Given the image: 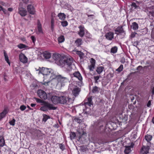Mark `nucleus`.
I'll use <instances>...</instances> for the list:
<instances>
[{
    "instance_id": "nucleus-9",
    "label": "nucleus",
    "mask_w": 154,
    "mask_h": 154,
    "mask_svg": "<svg viewBox=\"0 0 154 154\" xmlns=\"http://www.w3.org/2000/svg\"><path fill=\"white\" fill-rule=\"evenodd\" d=\"M93 103L92 101V97L86 98L84 101V104L85 106L87 105L90 107L91 105H93Z\"/></svg>"
},
{
    "instance_id": "nucleus-6",
    "label": "nucleus",
    "mask_w": 154,
    "mask_h": 154,
    "mask_svg": "<svg viewBox=\"0 0 154 154\" xmlns=\"http://www.w3.org/2000/svg\"><path fill=\"white\" fill-rule=\"evenodd\" d=\"M64 56H61L60 54L55 53L53 54L52 58L55 60V63L59 66L60 64V61L61 59L64 57Z\"/></svg>"
},
{
    "instance_id": "nucleus-59",
    "label": "nucleus",
    "mask_w": 154,
    "mask_h": 154,
    "mask_svg": "<svg viewBox=\"0 0 154 154\" xmlns=\"http://www.w3.org/2000/svg\"><path fill=\"white\" fill-rule=\"evenodd\" d=\"M151 92L152 93V95L154 94V87H153L151 89Z\"/></svg>"
},
{
    "instance_id": "nucleus-11",
    "label": "nucleus",
    "mask_w": 154,
    "mask_h": 154,
    "mask_svg": "<svg viewBox=\"0 0 154 154\" xmlns=\"http://www.w3.org/2000/svg\"><path fill=\"white\" fill-rule=\"evenodd\" d=\"M27 9L28 12L30 14L34 15L35 14V9L33 5H29L27 6Z\"/></svg>"
},
{
    "instance_id": "nucleus-1",
    "label": "nucleus",
    "mask_w": 154,
    "mask_h": 154,
    "mask_svg": "<svg viewBox=\"0 0 154 154\" xmlns=\"http://www.w3.org/2000/svg\"><path fill=\"white\" fill-rule=\"evenodd\" d=\"M73 63V59L68 58L65 56L60 61V66L63 67L67 71H71L72 69V65Z\"/></svg>"
},
{
    "instance_id": "nucleus-44",
    "label": "nucleus",
    "mask_w": 154,
    "mask_h": 154,
    "mask_svg": "<svg viewBox=\"0 0 154 154\" xmlns=\"http://www.w3.org/2000/svg\"><path fill=\"white\" fill-rule=\"evenodd\" d=\"M40 110L43 111H48L47 109H46V106H45L44 103L43 106L40 108Z\"/></svg>"
},
{
    "instance_id": "nucleus-14",
    "label": "nucleus",
    "mask_w": 154,
    "mask_h": 154,
    "mask_svg": "<svg viewBox=\"0 0 154 154\" xmlns=\"http://www.w3.org/2000/svg\"><path fill=\"white\" fill-rule=\"evenodd\" d=\"M19 59L20 61L23 63H26L27 62V58L23 53H21L20 54Z\"/></svg>"
},
{
    "instance_id": "nucleus-49",
    "label": "nucleus",
    "mask_w": 154,
    "mask_h": 154,
    "mask_svg": "<svg viewBox=\"0 0 154 154\" xmlns=\"http://www.w3.org/2000/svg\"><path fill=\"white\" fill-rule=\"evenodd\" d=\"M26 108V106L24 105L21 106L20 108V109L22 111L25 110Z\"/></svg>"
},
{
    "instance_id": "nucleus-39",
    "label": "nucleus",
    "mask_w": 154,
    "mask_h": 154,
    "mask_svg": "<svg viewBox=\"0 0 154 154\" xmlns=\"http://www.w3.org/2000/svg\"><path fill=\"white\" fill-rule=\"evenodd\" d=\"M123 69V66L122 64H121L119 67L117 69L116 71L118 72H120L122 71Z\"/></svg>"
},
{
    "instance_id": "nucleus-20",
    "label": "nucleus",
    "mask_w": 154,
    "mask_h": 154,
    "mask_svg": "<svg viewBox=\"0 0 154 154\" xmlns=\"http://www.w3.org/2000/svg\"><path fill=\"white\" fill-rule=\"evenodd\" d=\"M43 55L44 57L46 59H49L51 57V53L47 51H45L43 52Z\"/></svg>"
},
{
    "instance_id": "nucleus-27",
    "label": "nucleus",
    "mask_w": 154,
    "mask_h": 154,
    "mask_svg": "<svg viewBox=\"0 0 154 154\" xmlns=\"http://www.w3.org/2000/svg\"><path fill=\"white\" fill-rule=\"evenodd\" d=\"M104 68L103 66H98L96 70L97 72L99 74H100L103 71Z\"/></svg>"
},
{
    "instance_id": "nucleus-15",
    "label": "nucleus",
    "mask_w": 154,
    "mask_h": 154,
    "mask_svg": "<svg viewBox=\"0 0 154 154\" xmlns=\"http://www.w3.org/2000/svg\"><path fill=\"white\" fill-rule=\"evenodd\" d=\"M114 34L113 32H109L107 33L105 35L106 38L108 40L111 41L114 38Z\"/></svg>"
},
{
    "instance_id": "nucleus-34",
    "label": "nucleus",
    "mask_w": 154,
    "mask_h": 154,
    "mask_svg": "<svg viewBox=\"0 0 154 154\" xmlns=\"http://www.w3.org/2000/svg\"><path fill=\"white\" fill-rule=\"evenodd\" d=\"M17 47L20 49H22L23 48H28V47L25 44H23L22 43H20L17 46Z\"/></svg>"
},
{
    "instance_id": "nucleus-24",
    "label": "nucleus",
    "mask_w": 154,
    "mask_h": 154,
    "mask_svg": "<svg viewBox=\"0 0 154 154\" xmlns=\"http://www.w3.org/2000/svg\"><path fill=\"white\" fill-rule=\"evenodd\" d=\"M57 16L62 21H64L66 18V15L64 13H60L58 14Z\"/></svg>"
},
{
    "instance_id": "nucleus-50",
    "label": "nucleus",
    "mask_w": 154,
    "mask_h": 154,
    "mask_svg": "<svg viewBox=\"0 0 154 154\" xmlns=\"http://www.w3.org/2000/svg\"><path fill=\"white\" fill-rule=\"evenodd\" d=\"M15 120L13 119L12 120L10 121V125L14 126L15 124Z\"/></svg>"
},
{
    "instance_id": "nucleus-5",
    "label": "nucleus",
    "mask_w": 154,
    "mask_h": 154,
    "mask_svg": "<svg viewBox=\"0 0 154 154\" xmlns=\"http://www.w3.org/2000/svg\"><path fill=\"white\" fill-rule=\"evenodd\" d=\"M25 6H23L22 2L20 3L18 7V13L22 17H24L27 14V11L25 9Z\"/></svg>"
},
{
    "instance_id": "nucleus-8",
    "label": "nucleus",
    "mask_w": 154,
    "mask_h": 154,
    "mask_svg": "<svg viewBox=\"0 0 154 154\" xmlns=\"http://www.w3.org/2000/svg\"><path fill=\"white\" fill-rule=\"evenodd\" d=\"M37 94L38 97L42 99L45 100L47 98V96L46 93L42 90H38Z\"/></svg>"
},
{
    "instance_id": "nucleus-2",
    "label": "nucleus",
    "mask_w": 154,
    "mask_h": 154,
    "mask_svg": "<svg viewBox=\"0 0 154 154\" xmlns=\"http://www.w3.org/2000/svg\"><path fill=\"white\" fill-rule=\"evenodd\" d=\"M37 71H38V74H42L46 76H49V81L48 82L52 81V79H51V77L53 74H54L52 70L51 69L42 67L41 68L40 67H38L35 68Z\"/></svg>"
},
{
    "instance_id": "nucleus-48",
    "label": "nucleus",
    "mask_w": 154,
    "mask_h": 154,
    "mask_svg": "<svg viewBox=\"0 0 154 154\" xmlns=\"http://www.w3.org/2000/svg\"><path fill=\"white\" fill-rule=\"evenodd\" d=\"M90 62L91 64L95 65L96 61L93 58H91L90 59Z\"/></svg>"
},
{
    "instance_id": "nucleus-29",
    "label": "nucleus",
    "mask_w": 154,
    "mask_h": 154,
    "mask_svg": "<svg viewBox=\"0 0 154 154\" xmlns=\"http://www.w3.org/2000/svg\"><path fill=\"white\" fill-rule=\"evenodd\" d=\"M132 28L134 30H137L138 29V24L136 22H134L132 23Z\"/></svg>"
},
{
    "instance_id": "nucleus-35",
    "label": "nucleus",
    "mask_w": 154,
    "mask_h": 154,
    "mask_svg": "<svg viewBox=\"0 0 154 154\" xmlns=\"http://www.w3.org/2000/svg\"><path fill=\"white\" fill-rule=\"evenodd\" d=\"M5 144L4 140L2 136H0V146H3Z\"/></svg>"
},
{
    "instance_id": "nucleus-47",
    "label": "nucleus",
    "mask_w": 154,
    "mask_h": 154,
    "mask_svg": "<svg viewBox=\"0 0 154 154\" xmlns=\"http://www.w3.org/2000/svg\"><path fill=\"white\" fill-rule=\"evenodd\" d=\"M149 0H141L139 2L138 1H136V3L138 4L143 3H147V2L149 1Z\"/></svg>"
},
{
    "instance_id": "nucleus-51",
    "label": "nucleus",
    "mask_w": 154,
    "mask_h": 154,
    "mask_svg": "<svg viewBox=\"0 0 154 154\" xmlns=\"http://www.w3.org/2000/svg\"><path fill=\"white\" fill-rule=\"evenodd\" d=\"M137 34V33L136 32H132L131 35V38H134L135 37L136 35Z\"/></svg>"
},
{
    "instance_id": "nucleus-43",
    "label": "nucleus",
    "mask_w": 154,
    "mask_h": 154,
    "mask_svg": "<svg viewBox=\"0 0 154 154\" xmlns=\"http://www.w3.org/2000/svg\"><path fill=\"white\" fill-rule=\"evenodd\" d=\"M29 0H20V2H22L23 4V6H25L26 4H27L29 2Z\"/></svg>"
},
{
    "instance_id": "nucleus-31",
    "label": "nucleus",
    "mask_w": 154,
    "mask_h": 154,
    "mask_svg": "<svg viewBox=\"0 0 154 154\" xmlns=\"http://www.w3.org/2000/svg\"><path fill=\"white\" fill-rule=\"evenodd\" d=\"M118 51V47L116 46H114L110 49V52L113 54L116 53Z\"/></svg>"
},
{
    "instance_id": "nucleus-32",
    "label": "nucleus",
    "mask_w": 154,
    "mask_h": 154,
    "mask_svg": "<svg viewBox=\"0 0 154 154\" xmlns=\"http://www.w3.org/2000/svg\"><path fill=\"white\" fill-rule=\"evenodd\" d=\"M65 40L64 37L63 35H61L58 38V41L59 43L63 42Z\"/></svg>"
},
{
    "instance_id": "nucleus-55",
    "label": "nucleus",
    "mask_w": 154,
    "mask_h": 154,
    "mask_svg": "<svg viewBox=\"0 0 154 154\" xmlns=\"http://www.w3.org/2000/svg\"><path fill=\"white\" fill-rule=\"evenodd\" d=\"M143 68V67L142 66H138L137 68V70H138V71H139V70H140L142 69Z\"/></svg>"
},
{
    "instance_id": "nucleus-60",
    "label": "nucleus",
    "mask_w": 154,
    "mask_h": 154,
    "mask_svg": "<svg viewBox=\"0 0 154 154\" xmlns=\"http://www.w3.org/2000/svg\"><path fill=\"white\" fill-rule=\"evenodd\" d=\"M36 104H35L31 103L30 105L31 106H32V107H33L35 106H36Z\"/></svg>"
},
{
    "instance_id": "nucleus-46",
    "label": "nucleus",
    "mask_w": 154,
    "mask_h": 154,
    "mask_svg": "<svg viewBox=\"0 0 154 154\" xmlns=\"http://www.w3.org/2000/svg\"><path fill=\"white\" fill-rule=\"evenodd\" d=\"M94 79L95 80V82L96 83H98V80L100 78V76H94Z\"/></svg>"
},
{
    "instance_id": "nucleus-12",
    "label": "nucleus",
    "mask_w": 154,
    "mask_h": 154,
    "mask_svg": "<svg viewBox=\"0 0 154 154\" xmlns=\"http://www.w3.org/2000/svg\"><path fill=\"white\" fill-rule=\"evenodd\" d=\"M59 96L57 95L52 96L51 97L52 103L54 104H57L59 103Z\"/></svg>"
},
{
    "instance_id": "nucleus-45",
    "label": "nucleus",
    "mask_w": 154,
    "mask_h": 154,
    "mask_svg": "<svg viewBox=\"0 0 154 154\" xmlns=\"http://www.w3.org/2000/svg\"><path fill=\"white\" fill-rule=\"evenodd\" d=\"M74 120L75 122H77L79 123H80L82 122V120L79 119V118L76 117L74 119Z\"/></svg>"
},
{
    "instance_id": "nucleus-54",
    "label": "nucleus",
    "mask_w": 154,
    "mask_h": 154,
    "mask_svg": "<svg viewBox=\"0 0 154 154\" xmlns=\"http://www.w3.org/2000/svg\"><path fill=\"white\" fill-rule=\"evenodd\" d=\"M128 107L129 109H133L134 108V106L132 105L131 104L129 105L128 106Z\"/></svg>"
},
{
    "instance_id": "nucleus-52",
    "label": "nucleus",
    "mask_w": 154,
    "mask_h": 154,
    "mask_svg": "<svg viewBox=\"0 0 154 154\" xmlns=\"http://www.w3.org/2000/svg\"><path fill=\"white\" fill-rule=\"evenodd\" d=\"M31 38L33 43H35L36 41V38L34 36H31Z\"/></svg>"
},
{
    "instance_id": "nucleus-4",
    "label": "nucleus",
    "mask_w": 154,
    "mask_h": 154,
    "mask_svg": "<svg viewBox=\"0 0 154 154\" xmlns=\"http://www.w3.org/2000/svg\"><path fill=\"white\" fill-rule=\"evenodd\" d=\"M67 99V100L66 97L64 96H59V104L69 105L72 103V99L70 98Z\"/></svg>"
},
{
    "instance_id": "nucleus-37",
    "label": "nucleus",
    "mask_w": 154,
    "mask_h": 154,
    "mask_svg": "<svg viewBox=\"0 0 154 154\" xmlns=\"http://www.w3.org/2000/svg\"><path fill=\"white\" fill-rule=\"evenodd\" d=\"M76 137L75 133L74 132H71L70 134V137L71 140L74 139Z\"/></svg>"
},
{
    "instance_id": "nucleus-58",
    "label": "nucleus",
    "mask_w": 154,
    "mask_h": 154,
    "mask_svg": "<svg viewBox=\"0 0 154 154\" xmlns=\"http://www.w3.org/2000/svg\"><path fill=\"white\" fill-rule=\"evenodd\" d=\"M87 16L88 17H91L92 19H93L94 18V15H93V14H91V15L88 14Z\"/></svg>"
},
{
    "instance_id": "nucleus-57",
    "label": "nucleus",
    "mask_w": 154,
    "mask_h": 154,
    "mask_svg": "<svg viewBox=\"0 0 154 154\" xmlns=\"http://www.w3.org/2000/svg\"><path fill=\"white\" fill-rule=\"evenodd\" d=\"M151 100H149L148 101L147 104V106L148 107H149L151 105Z\"/></svg>"
},
{
    "instance_id": "nucleus-17",
    "label": "nucleus",
    "mask_w": 154,
    "mask_h": 154,
    "mask_svg": "<svg viewBox=\"0 0 154 154\" xmlns=\"http://www.w3.org/2000/svg\"><path fill=\"white\" fill-rule=\"evenodd\" d=\"M115 31L116 32L115 33L117 35L124 32L123 26H119L116 28L115 30Z\"/></svg>"
},
{
    "instance_id": "nucleus-18",
    "label": "nucleus",
    "mask_w": 154,
    "mask_h": 154,
    "mask_svg": "<svg viewBox=\"0 0 154 154\" xmlns=\"http://www.w3.org/2000/svg\"><path fill=\"white\" fill-rule=\"evenodd\" d=\"M145 140L148 142L147 144L150 146L151 143L150 142L151 141L152 138V136L147 134L145 136Z\"/></svg>"
},
{
    "instance_id": "nucleus-19",
    "label": "nucleus",
    "mask_w": 154,
    "mask_h": 154,
    "mask_svg": "<svg viewBox=\"0 0 154 154\" xmlns=\"http://www.w3.org/2000/svg\"><path fill=\"white\" fill-rule=\"evenodd\" d=\"M37 26L38 34H43V32L42 31V26L39 20H37Z\"/></svg>"
},
{
    "instance_id": "nucleus-3",
    "label": "nucleus",
    "mask_w": 154,
    "mask_h": 154,
    "mask_svg": "<svg viewBox=\"0 0 154 154\" xmlns=\"http://www.w3.org/2000/svg\"><path fill=\"white\" fill-rule=\"evenodd\" d=\"M51 79L60 83L62 86L64 85L66 83L69 82V80L67 78L63 77L61 75H57L55 74L52 75L51 77Z\"/></svg>"
},
{
    "instance_id": "nucleus-53",
    "label": "nucleus",
    "mask_w": 154,
    "mask_h": 154,
    "mask_svg": "<svg viewBox=\"0 0 154 154\" xmlns=\"http://www.w3.org/2000/svg\"><path fill=\"white\" fill-rule=\"evenodd\" d=\"M131 6L134 7L135 8L138 7V6L136 5V4L134 2H133L131 4Z\"/></svg>"
},
{
    "instance_id": "nucleus-22",
    "label": "nucleus",
    "mask_w": 154,
    "mask_h": 154,
    "mask_svg": "<svg viewBox=\"0 0 154 154\" xmlns=\"http://www.w3.org/2000/svg\"><path fill=\"white\" fill-rule=\"evenodd\" d=\"M80 92V90L79 88H74L72 91V93L74 96L75 97L77 96L79 94Z\"/></svg>"
},
{
    "instance_id": "nucleus-26",
    "label": "nucleus",
    "mask_w": 154,
    "mask_h": 154,
    "mask_svg": "<svg viewBox=\"0 0 154 154\" xmlns=\"http://www.w3.org/2000/svg\"><path fill=\"white\" fill-rule=\"evenodd\" d=\"M82 40L81 38H78L75 41V43L76 46L78 47L80 46L82 43Z\"/></svg>"
},
{
    "instance_id": "nucleus-13",
    "label": "nucleus",
    "mask_w": 154,
    "mask_h": 154,
    "mask_svg": "<svg viewBox=\"0 0 154 154\" xmlns=\"http://www.w3.org/2000/svg\"><path fill=\"white\" fill-rule=\"evenodd\" d=\"M43 103H44L46 109L48 110H55L57 107L54 106L52 104H51L48 102L45 101Z\"/></svg>"
},
{
    "instance_id": "nucleus-64",
    "label": "nucleus",
    "mask_w": 154,
    "mask_h": 154,
    "mask_svg": "<svg viewBox=\"0 0 154 154\" xmlns=\"http://www.w3.org/2000/svg\"><path fill=\"white\" fill-rule=\"evenodd\" d=\"M2 7L0 5V11H2Z\"/></svg>"
},
{
    "instance_id": "nucleus-62",
    "label": "nucleus",
    "mask_w": 154,
    "mask_h": 154,
    "mask_svg": "<svg viewBox=\"0 0 154 154\" xmlns=\"http://www.w3.org/2000/svg\"><path fill=\"white\" fill-rule=\"evenodd\" d=\"M2 10L3 11L5 14H6V11L5 9L3 8Z\"/></svg>"
},
{
    "instance_id": "nucleus-40",
    "label": "nucleus",
    "mask_w": 154,
    "mask_h": 154,
    "mask_svg": "<svg viewBox=\"0 0 154 154\" xmlns=\"http://www.w3.org/2000/svg\"><path fill=\"white\" fill-rule=\"evenodd\" d=\"M61 23L62 26L63 27L66 26L68 25V23L66 21H63Z\"/></svg>"
},
{
    "instance_id": "nucleus-38",
    "label": "nucleus",
    "mask_w": 154,
    "mask_h": 154,
    "mask_svg": "<svg viewBox=\"0 0 154 154\" xmlns=\"http://www.w3.org/2000/svg\"><path fill=\"white\" fill-rule=\"evenodd\" d=\"M54 20L53 18H51V30L53 31L54 25Z\"/></svg>"
},
{
    "instance_id": "nucleus-41",
    "label": "nucleus",
    "mask_w": 154,
    "mask_h": 154,
    "mask_svg": "<svg viewBox=\"0 0 154 154\" xmlns=\"http://www.w3.org/2000/svg\"><path fill=\"white\" fill-rule=\"evenodd\" d=\"M95 65L91 64L88 66V69L90 71H93Z\"/></svg>"
},
{
    "instance_id": "nucleus-56",
    "label": "nucleus",
    "mask_w": 154,
    "mask_h": 154,
    "mask_svg": "<svg viewBox=\"0 0 154 154\" xmlns=\"http://www.w3.org/2000/svg\"><path fill=\"white\" fill-rule=\"evenodd\" d=\"M60 148L62 150H63L64 149V147L63 145L62 144H60Z\"/></svg>"
},
{
    "instance_id": "nucleus-33",
    "label": "nucleus",
    "mask_w": 154,
    "mask_h": 154,
    "mask_svg": "<svg viewBox=\"0 0 154 154\" xmlns=\"http://www.w3.org/2000/svg\"><path fill=\"white\" fill-rule=\"evenodd\" d=\"M43 118L42 120L43 121L45 122L47 120L50 118V117L49 116L45 114H43Z\"/></svg>"
},
{
    "instance_id": "nucleus-23",
    "label": "nucleus",
    "mask_w": 154,
    "mask_h": 154,
    "mask_svg": "<svg viewBox=\"0 0 154 154\" xmlns=\"http://www.w3.org/2000/svg\"><path fill=\"white\" fill-rule=\"evenodd\" d=\"M148 9L150 10L148 11L149 12V14L152 16L154 17V5H152L149 7Z\"/></svg>"
},
{
    "instance_id": "nucleus-25",
    "label": "nucleus",
    "mask_w": 154,
    "mask_h": 154,
    "mask_svg": "<svg viewBox=\"0 0 154 154\" xmlns=\"http://www.w3.org/2000/svg\"><path fill=\"white\" fill-rule=\"evenodd\" d=\"M133 146L131 145L129 146H126L124 151L125 153V154H128L131 151V148H133Z\"/></svg>"
},
{
    "instance_id": "nucleus-28",
    "label": "nucleus",
    "mask_w": 154,
    "mask_h": 154,
    "mask_svg": "<svg viewBox=\"0 0 154 154\" xmlns=\"http://www.w3.org/2000/svg\"><path fill=\"white\" fill-rule=\"evenodd\" d=\"M3 53L5 61L8 63V64L10 65V62L9 60L6 51L5 50H4Z\"/></svg>"
},
{
    "instance_id": "nucleus-16",
    "label": "nucleus",
    "mask_w": 154,
    "mask_h": 154,
    "mask_svg": "<svg viewBox=\"0 0 154 154\" xmlns=\"http://www.w3.org/2000/svg\"><path fill=\"white\" fill-rule=\"evenodd\" d=\"M73 75L74 77L77 78L80 82H82L83 78L80 72L79 71L75 72L73 73Z\"/></svg>"
},
{
    "instance_id": "nucleus-21",
    "label": "nucleus",
    "mask_w": 154,
    "mask_h": 154,
    "mask_svg": "<svg viewBox=\"0 0 154 154\" xmlns=\"http://www.w3.org/2000/svg\"><path fill=\"white\" fill-rule=\"evenodd\" d=\"M8 111L7 109L5 108L3 111L0 113V121L8 113Z\"/></svg>"
},
{
    "instance_id": "nucleus-42",
    "label": "nucleus",
    "mask_w": 154,
    "mask_h": 154,
    "mask_svg": "<svg viewBox=\"0 0 154 154\" xmlns=\"http://www.w3.org/2000/svg\"><path fill=\"white\" fill-rule=\"evenodd\" d=\"M34 98L36 100V101L37 103H44L45 102V101H43V100H41L39 99L38 98L36 97H34Z\"/></svg>"
},
{
    "instance_id": "nucleus-61",
    "label": "nucleus",
    "mask_w": 154,
    "mask_h": 154,
    "mask_svg": "<svg viewBox=\"0 0 154 154\" xmlns=\"http://www.w3.org/2000/svg\"><path fill=\"white\" fill-rule=\"evenodd\" d=\"M27 107L29 110H33L32 109L30 108L29 105H27Z\"/></svg>"
},
{
    "instance_id": "nucleus-30",
    "label": "nucleus",
    "mask_w": 154,
    "mask_h": 154,
    "mask_svg": "<svg viewBox=\"0 0 154 154\" xmlns=\"http://www.w3.org/2000/svg\"><path fill=\"white\" fill-rule=\"evenodd\" d=\"M100 90V88L97 86L93 87L92 92L93 93H98Z\"/></svg>"
},
{
    "instance_id": "nucleus-7",
    "label": "nucleus",
    "mask_w": 154,
    "mask_h": 154,
    "mask_svg": "<svg viewBox=\"0 0 154 154\" xmlns=\"http://www.w3.org/2000/svg\"><path fill=\"white\" fill-rule=\"evenodd\" d=\"M147 144V146L143 145L140 151V154H147L149 153V149H150V146Z\"/></svg>"
},
{
    "instance_id": "nucleus-63",
    "label": "nucleus",
    "mask_w": 154,
    "mask_h": 154,
    "mask_svg": "<svg viewBox=\"0 0 154 154\" xmlns=\"http://www.w3.org/2000/svg\"><path fill=\"white\" fill-rule=\"evenodd\" d=\"M152 123L153 124H154V117L152 119Z\"/></svg>"
},
{
    "instance_id": "nucleus-10",
    "label": "nucleus",
    "mask_w": 154,
    "mask_h": 154,
    "mask_svg": "<svg viewBox=\"0 0 154 154\" xmlns=\"http://www.w3.org/2000/svg\"><path fill=\"white\" fill-rule=\"evenodd\" d=\"M78 28L79 30L78 32V34L80 37H82L85 34V29L83 25H81L79 26Z\"/></svg>"
},
{
    "instance_id": "nucleus-36",
    "label": "nucleus",
    "mask_w": 154,
    "mask_h": 154,
    "mask_svg": "<svg viewBox=\"0 0 154 154\" xmlns=\"http://www.w3.org/2000/svg\"><path fill=\"white\" fill-rule=\"evenodd\" d=\"M76 53L79 56L80 58H82L83 56L84 55V53L80 51H76Z\"/></svg>"
}]
</instances>
